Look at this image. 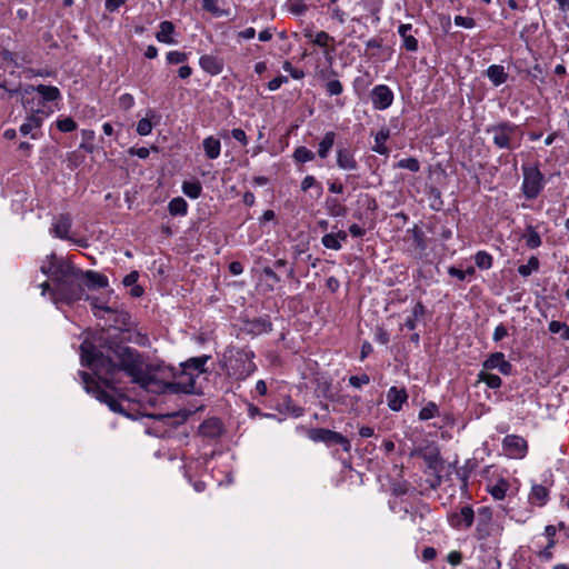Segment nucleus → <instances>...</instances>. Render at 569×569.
Segmentation results:
<instances>
[{
  "label": "nucleus",
  "mask_w": 569,
  "mask_h": 569,
  "mask_svg": "<svg viewBox=\"0 0 569 569\" xmlns=\"http://www.w3.org/2000/svg\"><path fill=\"white\" fill-rule=\"evenodd\" d=\"M81 363L92 370L96 381L88 372H80L82 383L88 393L97 400L106 403L113 412H122L117 398L102 388L112 390L121 383L122 375L130 378L131 382L139 385L142 389L153 393H192L193 379L189 382L171 381L172 373L164 366H149L142 356L132 348L118 346L107 348L104 351L98 349L89 341L81 345Z\"/></svg>",
  "instance_id": "obj_1"
},
{
  "label": "nucleus",
  "mask_w": 569,
  "mask_h": 569,
  "mask_svg": "<svg viewBox=\"0 0 569 569\" xmlns=\"http://www.w3.org/2000/svg\"><path fill=\"white\" fill-rule=\"evenodd\" d=\"M40 270L49 278V281L40 284L41 295L46 296L49 292L52 302L57 307L63 303L72 305L83 298L82 270L70 261L51 253L42 261Z\"/></svg>",
  "instance_id": "obj_2"
},
{
  "label": "nucleus",
  "mask_w": 569,
  "mask_h": 569,
  "mask_svg": "<svg viewBox=\"0 0 569 569\" xmlns=\"http://www.w3.org/2000/svg\"><path fill=\"white\" fill-rule=\"evenodd\" d=\"M253 352L246 349L228 348L223 353V368L234 380H244L254 370Z\"/></svg>",
  "instance_id": "obj_3"
},
{
  "label": "nucleus",
  "mask_w": 569,
  "mask_h": 569,
  "mask_svg": "<svg viewBox=\"0 0 569 569\" xmlns=\"http://www.w3.org/2000/svg\"><path fill=\"white\" fill-rule=\"evenodd\" d=\"M503 531V519L493 518L491 508L481 507L477 510L475 536L478 540L499 542Z\"/></svg>",
  "instance_id": "obj_4"
},
{
  "label": "nucleus",
  "mask_w": 569,
  "mask_h": 569,
  "mask_svg": "<svg viewBox=\"0 0 569 569\" xmlns=\"http://www.w3.org/2000/svg\"><path fill=\"white\" fill-rule=\"evenodd\" d=\"M492 136L495 146L499 149H517L521 144L522 136L518 127L509 121H502L487 128Z\"/></svg>",
  "instance_id": "obj_5"
},
{
  "label": "nucleus",
  "mask_w": 569,
  "mask_h": 569,
  "mask_svg": "<svg viewBox=\"0 0 569 569\" xmlns=\"http://www.w3.org/2000/svg\"><path fill=\"white\" fill-rule=\"evenodd\" d=\"M521 170L523 177L521 184L522 193L526 199L533 200L545 188V176L538 167L531 164H523Z\"/></svg>",
  "instance_id": "obj_6"
},
{
  "label": "nucleus",
  "mask_w": 569,
  "mask_h": 569,
  "mask_svg": "<svg viewBox=\"0 0 569 569\" xmlns=\"http://www.w3.org/2000/svg\"><path fill=\"white\" fill-rule=\"evenodd\" d=\"M72 227V219L68 213H60L52 219L50 232L59 239L68 240L79 247H87V241L83 239H74L71 237L70 231Z\"/></svg>",
  "instance_id": "obj_7"
},
{
  "label": "nucleus",
  "mask_w": 569,
  "mask_h": 569,
  "mask_svg": "<svg viewBox=\"0 0 569 569\" xmlns=\"http://www.w3.org/2000/svg\"><path fill=\"white\" fill-rule=\"evenodd\" d=\"M210 359V356H201V357H194L188 359L186 362H183L182 366V372L178 377V381L189 382V378L192 377L193 379V391L196 390V378L199 377V375L203 373L204 365Z\"/></svg>",
  "instance_id": "obj_8"
},
{
  "label": "nucleus",
  "mask_w": 569,
  "mask_h": 569,
  "mask_svg": "<svg viewBox=\"0 0 569 569\" xmlns=\"http://www.w3.org/2000/svg\"><path fill=\"white\" fill-rule=\"evenodd\" d=\"M309 438L315 442H325L327 445L336 443L340 445L345 451L350 450V441L343 437L341 433L323 429V428H316L311 429L309 431Z\"/></svg>",
  "instance_id": "obj_9"
},
{
  "label": "nucleus",
  "mask_w": 569,
  "mask_h": 569,
  "mask_svg": "<svg viewBox=\"0 0 569 569\" xmlns=\"http://www.w3.org/2000/svg\"><path fill=\"white\" fill-rule=\"evenodd\" d=\"M503 450L507 456L513 459H521L527 453V441L516 435H509L503 439Z\"/></svg>",
  "instance_id": "obj_10"
},
{
  "label": "nucleus",
  "mask_w": 569,
  "mask_h": 569,
  "mask_svg": "<svg viewBox=\"0 0 569 569\" xmlns=\"http://www.w3.org/2000/svg\"><path fill=\"white\" fill-rule=\"evenodd\" d=\"M393 93L386 84H378L371 91V102L375 109L386 110L392 104Z\"/></svg>",
  "instance_id": "obj_11"
},
{
  "label": "nucleus",
  "mask_w": 569,
  "mask_h": 569,
  "mask_svg": "<svg viewBox=\"0 0 569 569\" xmlns=\"http://www.w3.org/2000/svg\"><path fill=\"white\" fill-rule=\"evenodd\" d=\"M33 92H38V94L41 97V99L44 102L56 101V100L60 99V97H61L60 91L57 87L44 86V84H39L37 87L28 86L23 90V94H22L23 102L27 101V97L32 94Z\"/></svg>",
  "instance_id": "obj_12"
},
{
  "label": "nucleus",
  "mask_w": 569,
  "mask_h": 569,
  "mask_svg": "<svg viewBox=\"0 0 569 569\" xmlns=\"http://www.w3.org/2000/svg\"><path fill=\"white\" fill-rule=\"evenodd\" d=\"M475 520V511L471 507L465 506L458 512L449 517L450 525L456 529L470 528Z\"/></svg>",
  "instance_id": "obj_13"
},
{
  "label": "nucleus",
  "mask_w": 569,
  "mask_h": 569,
  "mask_svg": "<svg viewBox=\"0 0 569 569\" xmlns=\"http://www.w3.org/2000/svg\"><path fill=\"white\" fill-rule=\"evenodd\" d=\"M483 370L498 369L502 375H509L511 372V363L506 360L502 352L491 353L482 363Z\"/></svg>",
  "instance_id": "obj_14"
},
{
  "label": "nucleus",
  "mask_w": 569,
  "mask_h": 569,
  "mask_svg": "<svg viewBox=\"0 0 569 569\" xmlns=\"http://www.w3.org/2000/svg\"><path fill=\"white\" fill-rule=\"evenodd\" d=\"M337 166L341 170L355 171L358 169V162L355 158V153L351 149L346 147H339L336 151Z\"/></svg>",
  "instance_id": "obj_15"
},
{
  "label": "nucleus",
  "mask_w": 569,
  "mask_h": 569,
  "mask_svg": "<svg viewBox=\"0 0 569 569\" xmlns=\"http://www.w3.org/2000/svg\"><path fill=\"white\" fill-rule=\"evenodd\" d=\"M408 393L405 388L391 387L387 392V405L392 411H400L402 405L407 402Z\"/></svg>",
  "instance_id": "obj_16"
},
{
  "label": "nucleus",
  "mask_w": 569,
  "mask_h": 569,
  "mask_svg": "<svg viewBox=\"0 0 569 569\" xmlns=\"http://www.w3.org/2000/svg\"><path fill=\"white\" fill-rule=\"evenodd\" d=\"M42 114H43V111H41L40 109H37L36 112H32L26 119V121L21 124L20 132L23 136L31 134L32 139H37L38 138L37 134L33 133L32 131L36 129H39L41 127L42 121H43Z\"/></svg>",
  "instance_id": "obj_17"
},
{
  "label": "nucleus",
  "mask_w": 569,
  "mask_h": 569,
  "mask_svg": "<svg viewBox=\"0 0 569 569\" xmlns=\"http://www.w3.org/2000/svg\"><path fill=\"white\" fill-rule=\"evenodd\" d=\"M201 69L211 76H217L222 72L223 62L216 56L204 54L199 59Z\"/></svg>",
  "instance_id": "obj_18"
},
{
  "label": "nucleus",
  "mask_w": 569,
  "mask_h": 569,
  "mask_svg": "<svg viewBox=\"0 0 569 569\" xmlns=\"http://www.w3.org/2000/svg\"><path fill=\"white\" fill-rule=\"evenodd\" d=\"M509 488H510L509 481L503 478H499L496 481H490L487 486L488 492L492 496V498L495 500L505 499Z\"/></svg>",
  "instance_id": "obj_19"
},
{
  "label": "nucleus",
  "mask_w": 569,
  "mask_h": 569,
  "mask_svg": "<svg viewBox=\"0 0 569 569\" xmlns=\"http://www.w3.org/2000/svg\"><path fill=\"white\" fill-rule=\"evenodd\" d=\"M202 147H203L204 154L208 159L214 160V159L219 158V156L221 153V142L219 139H217L212 136H209L203 139Z\"/></svg>",
  "instance_id": "obj_20"
},
{
  "label": "nucleus",
  "mask_w": 569,
  "mask_h": 569,
  "mask_svg": "<svg viewBox=\"0 0 569 569\" xmlns=\"http://www.w3.org/2000/svg\"><path fill=\"white\" fill-rule=\"evenodd\" d=\"M83 284L89 288H104L108 286V279L106 276L100 274L96 271H82Z\"/></svg>",
  "instance_id": "obj_21"
},
{
  "label": "nucleus",
  "mask_w": 569,
  "mask_h": 569,
  "mask_svg": "<svg viewBox=\"0 0 569 569\" xmlns=\"http://www.w3.org/2000/svg\"><path fill=\"white\" fill-rule=\"evenodd\" d=\"M390 137V130L386 127L381 128L375 136V146L372 150L379 154L388 156L389 149L386 146V141Z\"/></svg>",
  "instance_id": "obj_22"
},
{
  "label": "nucleus",
  "mask_w": 569,
  "mask_h": 569,
  "mask_svg": "<svg viewBox=\"0 0 569 569\" xmlns=\"http://www.w3.org/2000/svg\"><path fill=\"white\" fill-rule=\"evenodd\" d=\"M174 32V26L171 21H162L159 24V31L156 33V39L166 44L174 43L172 34Z\"/></svg>",
  "instance_id": "obj_23"
},
{
  "label": "nucleus",
  "mask_w": 569,
  "mask_h": 569,
  "mask_svg": "<svg viewBox=\"0 0 569 569\" xmlns=\"http://www.w3.org/2000/svg\"><path fill=\"white\" fill-rule=\"evenodd\" d=\"M487 77L492 82L493 86L498 87L505 83L508 79V73L505 71V68L500 64H491L487 69Z\"/></svg>",
  "instance_id": "obj_24"
},
{
  "label": "nucleus",
  "mask_w": 569,
  "mask_h": 569,
  "mask_svg": "<svg viewBox=\"0 0 569 569\" xmlns=\"http://www.w3.org/2000/svg\"><path fill=\"white\" fill-rule=\"evenodd\" d=\"M347 240V233L339 231L337 233H327L322 237L321 242L327 249L340 250L341 241Z\"/></svg>",
  "instance_id": "obj_25"
},
{
  "label": "nucleus",
  "mask_w": 569,
  "mask_h": 569,
  "mask_svg": "<svg viewBox=\"0 0 569 569\" xmlns=\"http://www.w3.org/2000/svg\"><path fill=\"white\" fill-rule=\"evenodd\" d=\"M335 140H336V132L327 131L325 133V136L322 137L321 141L318 144V151H317L318 156L321 159L328 158L330 150L335 144Z\"/></svg>",
  "instance_id": "obj_26"
},
{
  "label": "nucleus",
  "mask_w": 569,
  "mask_h": 569,
  "mask_svg": "<svg viewBox=\"0 0 569 569\" xmlns=\"http://www.w3.org/2000/svg\"><path fill=\"white\" fill-rule=\"evenodd\" d=\"M548 497L549 493L546 487L542 485H535L531 488L529 500L531 503L542 507L547 503Z\"/></svg>",
  "instance_id": "obj_27"
},
{
  "label": "nucleus",
  "mask_w": 569,
  "mask_h": 569,
  "mask_svg": "<svg viewBox=\"0 0 569 569\" xmlns=\"http://www.w3.org/2000/svg\"><path fill=\"white\" fill-rule=\"evenodd\" d=\"M522 239L526 246L530 249H536L541 246V237L532 226H527Z\"/></svg>",
  "instance_id": "obj_28"
},
{
  "label": "nucleus",
  "mask_w": 569,
  "mask_h": 569,
  "mask_svg": "<svg viewBox=\"0 0 569 569\" xmlns=\"http://www.w3.org/2000/svg\"><path fill=\"white\" fill-rule=\"evenodd\" d=\"M87 300L90 301V306L93 310V315L98 318H103L104 313H114L116 312V310L113 308L103 305L99 298H96V297L91 298V297L87 296Z\"/></svg>",
  "instance_id": "obj_29"
},
{
  "label": "nucleus",
  "mask_w": 569,
  "mask_h": 569,
  "mask_svg": "<svg viewBox=\"0 0 569 569\" xmlns=\"http://www.w3.org/2000/svg\"><path fill=\"white\" fill-rule=\"evenodd\" d=\"M478 382H485L490 389H497L501 387L502 380L499 376L482 370L478 373Z\"/></svg>",
  "instance_id": "obj_30"
},
{
  "label": "nucleus",
  "mask_w": 569,
  "mask_h": 569,
  "mask_svg": "<svg viewBox=\"0 0 569 569\" xmlns=\"http://www.w3.org/2000/svg\"><path fill=\"white\" fill-rule=\"evenodd\" d=\"M168 207L172 216H184L188 210V203L181 197L173 198Z\"/></svg>",
  "instance_id": "obj_31"
},
{
  "label": "nucleus",
  "mask_w": 569,
  "mask_h": 569,
  "mask_svg": "<svg viewBox=\"0 0 569 569\" xmlns=\"http://www.w3.org/2000/svg\"><path fill=\"white\" fill-rule=\"evenodd\" d=\"M182 191L187 197L197 199L201 194L202 187L199 181H184L182 184Z\"/></svg>",
  "instance_id": "obj_32"
},
{
  "label": "nucleus",
  "mask_w": 569,
  "mask_h": 569,
  "mask_svg": "<svg viewBox=\"0 0 569 569\" xmlns=\"http://www.w3.org/2000/svg\"><path fill=\"white\" fill-rule=\"evenodd\" d=\"M493 258L487 251L480 250L475 256V263L479 269L488 270L492 267Z\"/></svg>",
  "instance_id": "obj_33"
},
{
  "label": "nucleus",
  "mask_w": 569,
  "mask_h": 569,
  "mask_svg": "<svg viewBox=\"0 0 569 569\" xmlns=\"http://www.w3.org/2000/svg\"><path fill=\"white\" fill-rule=\"evenodd\" d=\"M200 430L204 436L217 437L221 432V426L218 420H209L200 426Z\"/></svg>",
  "instance_id": "obj_34"
},
{
  "label": "nucleus",
  "mask_w": 569,
  "mask_h": 569,
  "mask_svg": "<svg viewBox=\"0 0 569 569\" xmlns=\"http://www.w3.org/2000/svg\"><path fill=\"white\" fill-rule=\"evenodd\" d=\"M315 153L307 147L300 146L293 152V159L297 162L306 163L315 159Z\"/></svg>",
  "instance_id": "obj_35"
},
{
  "label": "nucleus",
  "mask_w": 569,
  "mask_h": 569,
  "mask_svg": "<svg viewBox=\"0 0 569 569\" xmlns=\"http://www.w3.org/2000/svg\"><path fill=\"white\" fill-rule=\"evenodd\" d=\"M539 269V260L537 257H530L526 264L518 267V272L522 277H529L533 271Z\"/></svg>",
  "instance_id": "obj_36"
},
{
  "label": "nucleus",
  "mask_w": 569,
  "mask_h": 569,
  "mask_svg": "<svg viewBox=\"0 0 569 569\" xmlns=\"http://www.w3.org/2000/svg\"><path fill=\"white\" fill-rule=\"evenodd\" d=\"M326 208L330 216L341 217L346 214V209L342 207L337 199L329 198L326 201Z\"/></svg>",
  "instance_id": "obj_37"
},
{
  "label": "nucleus",
  "mask_w": 569,
  "mask_h": 569,
  "mask_svg": "<svg viewBox=\"0 0 569 569\" xmlns=\"http://www.w3.org/2000/svg\"><path fill=\"white\" fill-rule=\"evenodd\" d=\"M548 328L551 333H561L563 340H569V326L566 323L552 320L549 322Z\"/></svg>",
  "instance_id": "obj_38"
},
{
  "label": "nucleus",
  "mask_w": 569,
  "mask_h": 569,
  "mask_svg": "<svg viewBox=\"0 0 569 569\" xmlns=\"http://www.w3.org/2000/svg\"><path fill=\"white\" fill-rule=\"evenodd\" d=\"M438 415V407L433 402L427 403L419 412L420 420H429Z\"/></svg>",
  "instance_id": "obj_39"
},
{
  "label": "nucleus",
  "mask_w": 569,
  "mask_h": 569,
  "mask_svg": "<svg viewBox=\"0 0 569 569\" xmlns=\"http://www.w3.org/2000/svg\"><path fill=\"white\" fill-rule=\"evenodd\" d=\"M325 87L329 96H339L343 91V86L338 79L328 80Z\"/></svg>",
  "instance_id": "obj_40"
},
{
  "label": "nucleus",
  "mask_w": 569,
  "mask_h": 569,
  "mask_svg": "<svg viewBox=\"0 0 569 569\" xmlns=\"http://www.w3.org/2000/svg\"><path fill=\"white\" fill-rule=\"evenodd\" d=\"M397 167L408 169L411 172H417L420 169V163L416 158H405L397 163Z\"/></svg>",
  "instance_id": "obj_41"
},
{
  "label": "nucleus",
  "mask_w": 569,
  "mask_h": 569,
  "mask_svg": "<svg viewBox=\"0 0 569 569\" xmlns=\"http://www.w3.org/2000/svg\"><path fill=\"white\" fill-rule=\"evenodd\" d=\"M57 127L62 132H71L77 129V123L72 118H63L57 120Z\"/></svg>",
  "instance_id": "obj_42"
},
{
  "label": "nucleus",
  "mask_w": 569,
  "mask_h": 569,
  "mask_svg": "<svg viewBox=\"0 0 569 569\" xmlns=\"http://www.w3.org/2000/svg\"><path fill=\"white\" fill-rule=\"evenodd\" d=\"M166 59L170 64H178L184 62L188 59V54L182 51H169Z\"/></svg>",
  "instance_id": "obj_43"
},
{
  "label": "nucleus",
  "mask_w": 569,
  "mask_h": 569,
  "mask_svg": "<svg viewBox=\"0 0 569 569\" xmlns=\"http://www.w3.org/2000/svg\"><path fill=\"white\" fill-rule=\"evenodd\" d=\"M330 41H333V38L327 33L326 31H319L315 34L313 39H312V42L316 44V46H319V47H327L328 43Z\"/></svg>",
  "instance_id": "obj_44"
},
{
  "label": "nucleus",
  "mask_w": 569,
  "mask_h": 569,
  "mask_svg": "<svg viewBox=\"0 0 569 569\" xmlns=\"http://www.w3.org/2000/svg\"><path fill=\"white\" fill-rule=\"evenodd\" d=\"M313 187L318 188V194H321L322 187L317 182L316 178L313 176H306L301 181L302 191H307Z\"/></svg>",
  "instance_id": "obj_45"
},
{
  "label": "nucleus",
  "mask_w": 569,
  "mask_h": 569,
  "mask_svg": "<svg viewBox=\"0 0 569 569\" xmlns=\"http://www.w3.org/2000/svg\"><path fill=\"white\" fill-rule=\"evenodd\" d=\"M448 272L450 276L456 277L459 280H465L468 276H472L475 273V269L470 267L467 270H461L455 267H450Z\"/></svg>",
  "instance_id": "obj_46"
},
{
  "label": "nucleus",
  "mask_w": 569,
  "mask_h": 569,
  "mask_svg": "<svg viewBox=\"0 0 569 569\" xmlns=\"http://www.w3.org/2000/svg\"><path fill=\"white\" fill-rule=\"evenodd\" d=\"M152 131V123L148 118L139 120L137 124V132L140 136H148Z\"/></svg>",
  "instance_id": "obj_47"
},
{
  "label": "nucleus",
  "mask_w": 569,
  "mask_h": 569,
  "mask_svg": "<svg viewBox=\"0 0 569 569\" xmlns=\"http://www.w3.org/2000/svg\"><path fill=\"white\" fill-rule=\"evenodd\" d=\"M455 24L466 29H472L473 27H476V21L473 18L470 17L456 16Z\"/></svg>",
  "instance_id": "obj_48"
},
{
  "label": "nucleus",
  "mask_w": 569,
  "mask_h": 569,
  "mask_svg": "<svg viewBox=\"0 0 569 569\" xmlns=\"http://www.w3.org/2000/svg\"><path fill=\"white\" fill-rule=\"evenodd\" d=\"M370 382V378L368 375L363 373L361 376H351L349 378V383L355 388H361L365 385Z\"/></svg>",
  "instance_id": "obj_49"
},
{
  "label": "nucleus",
  "mask_w": 569,
  "mask_h": 569,
  "mask_svg": "<svg viewBox=\"0 0 569 569\" xmlns=\"http://www.w3.org/2000/svg\"><path fill=\"white\" fill-rule=\"evenodd\" d=\"M402 41H403V47L408 51H412L413 52V51L418 50V40L413 36L408 34L405 38H402Z\"/></svg>",
  "instance_id": "obj_50"
},
{
  "label": "nucleus",
  "mask_w": 569,
  "mask_h": 569,
  "mask_svg": "<svg viewBox=\"0 0 569 569\" xmlns=\"http://www.w3.org/2000/svg\"><path fill=\"white\" fill-rule=\"evenodd\" d=\"M288 82V78L284 77V76H279V77H276L274 79L270 80L268 82V89L270 91H276L278 90L283 83H287Z\"/></svg>",
  "instance_id": "obj_51"
},
{
  "label": "nucleus",
  "mask_w": 569,
  "mask_h": 569,
  "mask_svg": "<svg viewBox=\"0 0 569 569\" xmlns=\"http://www.w3.org/2000/svg\"><path fill=\"white\" fill-rule=\"evenodd\" d=\"M507 336H508L507 328L503 325L500 323V325H498L495 328V331H493V335H492V339H493V341L498 342V341L502 340Z\"/></svg>",
  "instance_id": "obj_52"
},
{
  "label": "nucleus",
  "mask_w": 569,
  "mask_h": 569,
  "mask_svg": "<svg viewBox=\"0 0 569 569\" xmlns=\"http://www.w3.org/2000/svg\"><path fill=\"white\" fill-rule=\"evenodd\" d=\"M331 18L343 24L346 22V12L339 7L330 8Z\"/></svg>",
  "instance_id": "obj_53"
},
{
  "label": "nucleus",
  "mask_w": 569,
  "mask_h": 569,
  "mask_svg": "<svg viewBox=\"0 0 569 569\" xmlns=\"http://www.w3.org/2000/svg\"><path fill=\"white\" fill-rule=\"evenodd\" d=\"M231 136L234 140L239 141L243 146H246L248 143L247 134L240 128L232 129Z\"/></svg>",
  "instance_id": "obj_54"
},
{
  "label": "nucleus",
  "mask_w": 569,
  "mask_h": 569,
  "mask_svg": "<svg viewBox=\"0 0 569 569\" xmlns=\"http://www.w3.org/2000/svg\"><path fill=\"white\" fill-rule=\"evenodd\" d=\"M283 69L286 71H288L290 73V76L293 78V79H301L305 77V73L302 70H299V69H296L291 66L290 62H286L283 64Z\"/></svg>",
  "instance_id": "obj_55"
},
{
  "label": "nucleus",
  "mask_w": 569,
  "mask_h": 569,
  "mask_svg": "<svg viewBox=\"0 0 569 569\" xmlns=\"http://www.w3.org/2000/svg\"><path fill=\"white\" fill-rule=\"evenodd\" d=\"M557 533V529L555 526L549 525L545 528V535L549 538L548 548H552L555 546L553 537Z\"/></svg>",
  "instance_id": "obj_56"
},
{
  "label": "nucleus",
  "mask_w": 569,
  "mask_h": 569,
  "mask_svg": "<svg viewBox=\"0 0 569 569\" xmlns=\"http://www.w3.org/2000/svg\"><path fill=\"white\" fill-rule=\"evenodd\" d=\"M138 278H139V273L137 271H131L129 274H127L123 278L122 282L126 287H132V286L137 284Z\"/></svg>",
  "instance_id": "obj_57"
},
{
  "label": "nucleus",
  "mask_w": 569,
  "mask_h": 569,
  "mask_svg": "<svg viewBox=\"0 0 569 569\" xmlns=\"http://www.w3.org/2000/svg\"><path fill=\"white\" fill-rule=\"evenodd\" d=\"M447 559L450 565L457 566L461 562L462 556L459 551H451Z\"/></svg>",
  "instance_id": "obj_58"
},
{
  "label": "nucleus",
  "mask_w": 569,
  "mask_h": 569,
  "mask_svg": "<svg viewBox=\"0 0 569 569\" xmlns=\"http://www.w3.org/2000/svg\"><path fill=\"white\" fill-rule=\"evenodd\" d=\"M229 271L233 276H239L243 272V267L239 261H232L229 264Z\"/></svg>",
  "instance_id": "obj_59"
},
{
  "label": "nucleus",
  "mask_w": 569,
  "mask_h": 569,
  "mask_svg": "<svg viewBox=\"0 0 569 569\" xmlns=\"http://www.w3.org/2000/svg\"><path fill=\"white\" fill-rule=\"evenodd\" d=\"M126 0H106V9L109 11H114L120 8Z\"/></svg>",
  "instance_id": "obj_60"
},
{
  "label": "nucleus",
  "mask_w": 569,
  "mask_h": 569,
  "mask_svg": "<svg viewBox=\"0 0 569 569\" xmlns=\"http://www.w3.org/2000/svg\"><path fill=\"white\" fill-rule=\"evenodd\" d=\"M436 556H437V551H436V549H435V548H432V547H427V548H425V549H423V551H422V558H423V560H426V561H430V560L435 559V558H436Z\"/></svg>",
  "instance_id": "obj_61"
},
{
  "label": "nucleus",
  "mask_w": 569,
  "mask_h": 569,
  "mask_svg": "<svg viewBox=\"0 0 569 569\" xmlns=\"http://www.w3.org/2000/svg\"><path fill=\"white\" fill-rule=\"evenodd\" d=\"M133 102L134 100L131 94L126 93L120 97V103L123 108H131L133 106Z\"/></svg>",
  "instance_id": "obj_62"
},
{
  "label": "nucleus",
  "mask_w": 569,
  "mask_h": 569,
  "mask_svg": "<svg viewBox=\"0 0 569 569\" xmlns=\"http://www.w3.org/2000/svg\"><path fill=\"white\" fill-rule=\"evenodd\" d=\"M349 232L352 237L359 238L365 234V229H362L360 226L353 223L349 227Z\"/></svg>",
  "instance_id": "obj_63"
},
{
  "label": "nucleus",
  "mask_w": 569,
  "mask_h": 569,
  "mask_svg": "<svg viewBox=\"0 0 569 569\" xmlns=\"http://www.w3.org/2000/svg\"><path fill=\"white\" fill-rule=\"evenodd\" d=\"M192 73V69L189 67V66H182L179 68L178 70V76L181 78V79H187L191 76Z\"/></svg>",
  "instance_id": "obj_64"
}]
</instances>
